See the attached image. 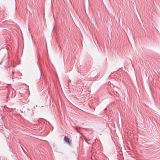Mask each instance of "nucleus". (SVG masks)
<instances>
[{
    "instance_id": "obj_1",
    "label": "nucleus",
    "mask_w": 160,
    "mask_h": 160,
    "mask_svg": "<svg viewBox=\"0 0 160 160\" xmlns=\"http://www.w3.org/2000/svg\"><path fill=\"white\" fill-rule=\"evenodd\" d=\"M64 140L69 145H70L71 144V141L69 140V138L67 136H65L64 138Z\"/></svg>"
},
{
    "instance_id": "obj_2",
    "label": "nucleus",
    "mask_w": 160,
    "mask_h": 160,
    "mask_svg": "<svg viewBox=\"0 0 160 160\" xmlns=\"http://www.w3.org/2000/svg\"><path fill=\"white\" fill-rule=\"evenodd\" d=\"M12 74L13 75H14V71H12Z\"/></svg>"
},
{
    "instance_id": "obj_3",
    "label": "nucleus",
    "mask_w": 160,
    "mask_h": 160,
    "mask_svg": "<svg viewBox=\"0 0 160 160\" xmlns=\"http://www.w3.org/2000/svg\"><path fill=\"white\" fill-rule=\"evenodd\" d=\"M71 82V81L70 80L69 81V82Z\"/></svg>"
}]
</instances>
